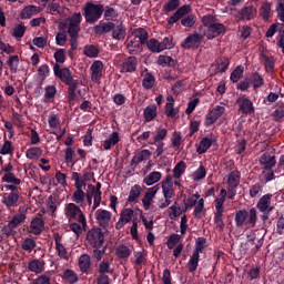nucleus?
I'll return each mask as SVG.
<instances>
[{"mask_svg": "<svg viewBox=\"0 0 284 284\" xmlns=\"http://www.w3.org/2000/svg\"><path fill=\"white\" fill-rule=\"evenodd\" d=\"M83 17L80 12L73 13L71 17L67 18L62 23L61 29H68V34L70 39L71 50H77L79 48V32H81V21Z\"/></svg>", "mask_w": 284, "mask_h": 284, "instance_id": "1", "label": "nucleus"}, {"mask_svg": "<svg viewBox=\"0 0 284 284\" xmlns=\"http://www.w3.org/2000/svg\"><path fill=\"white\" fill-rule=\"evenodd\" d=\"M202 26L206 28L204 32V37L206 39L212 40L216 39V37H221V34H225V24L217 22L216 16L206 14L202 18Z\"/></svg>", "mask_w": 284, "mask_h": 284, "instance_id": "2", "label": "nucleus"}, {"mask_svg": "<svg viewBox=\"0 0 284 284\" xmlns=\"http://www.w3.org/2000/svg\"><path fill=\"white\" fill-rule=\"evenodd\" d=\"M225 199H227V191L225 189H221L219 197L214 201V223L220 232H223L225 227V223L223 222V213L225 212Z\"/></svg>", "mask_w": 284, "mask_h": 284, "instance_id": "3", "label": "nucleus"}, {"mask_svg": "<svg viewBox=\"0 0 284 284\" xmlns=\"http://www.w3.org/2000/svg\"><path fill=\"white\" fill-rule=\"evenodd\" d=\"M256 221H258V215L256 209H251L250 212L245 210H240L235 213V224L236 227H243V225H251V227H256Z\"/></svg>", "mask_w": 284, "mask_h": 284, "instance_id": "4", "label": "nucleus"}, {"mask_svg": "<svg viewBox=\"0 0 284 284\" xmlns=\"http://www.w3.org/2000/svg\"><path fill=\"white\" fill-rule=\"evenodd\" d=\"M64 214L69 219V221H78L80 224H82V227L88 226L85 215L83 214L79 205L74 203H69L64 209Z\"/></svg>", "mask_w": 284, "mask_h": 284, "instance_id": "5", "label": "nucleus"}, {"mask_svg": "<svg viewBox=\"0 0 284 284\" xmlns=\"http://www.w3.org/2000/svg\"><path fill=\"white\" fill-rule=\"evenodd\" d=\"M87 243L90 248L92 247H103L105 243V234L101 227H93L87 233Z\"/></svg>", "mask_w": 284, "mask_h": 284, "instance_id": "6", "label": "nucleus"}, {"mask_svg": "<svg viewBox=\"0 0 284 284\" xmlns=\"http://www.w3.org/2000/svg\"><path fill=\"white\" fill-rule=\"evenodd\" d=\"M103 14V7L94 3H87L84 7V18L87 23H97Z\"/></svg>", "mask_w": 284, "mask_h": 284, "instance_id": "7", "label": "nucleus"}, {"mask_svg": "<svg viewBox=\"0 0 284 284\" xmlns=\"http://www.w3.org/2000/svg\"><path fill=\"white\" fill-rule=\"evenodd\" d=\"M97 224L102 230H108L112 225V212L105 209H98L94 213Z\"/></svg>", "mask_w": 284, "mask_h": 284, "instance_id": "8", "label": "nucleus"}, {"mask_svg": "<svg viewBox=\"0 0 284 284\" xmlns=\"http://www.w3.org/2000/svg\"><path fill=\"white\" fill-rule=\"evenodd\" d=\"M26 222V214L19 213L16 214L12 220L8 223V225L2 227V234L4 236H12L14 234V230H17L18 225H21V223Z\"/></svg>", "mask_w": 284, "mask_h": 284, "instance_id": "9", "label": "nucleus"}, {"mask_svg": "<svg viewBox=\"0 0 284 284\" xmlns=\"http://www.w3.org/2000/svg\"><path fill=\"white\" fill-rule=\"evenodd\" d=\"M205 34H201V33H193L190 34L182 43V48H184L185 50H192V48H200L201 43H203V39H204Z\"/></svg>", "mask_w": 284, "mask_h": 284, "instance_id": "10", "label": "nucleus"}, {"mask_svg": "<svg viewBox=\"0 0 284 284\" xmlns=\"http://www.w3.org/2000/svg\"><path fill=\"white\" fill-rule=\"evenodd\" d=\"M256 8L254 6H245L235 14L239 21H252V19H256Z\"/></svg>", "mask_w": 284, "mask_h": 284, "instance_id": "11", "label": "nucleus"}, {"mask_svg": "<svg viewBox=\"0 0 284 284\" xmlns=\"http://www.w3.org/2000/svg\"><path fill=\"white\" fill-rule=\"evenodd\" d=\"M90 72L91 81H93V83H101V79L103 78V62L95 60L90 67Z\"/></svg>", "mask_w": 284, "mask_h": 284, "instance_id": "12", "label": "nucleus"}, {"mask_svg": "<svg viewBox=\"0 0 284 284\" xmlns=\"http://www.w3.org/2000/svg\"><path fill=\"white\" fill-rule=\"evenodd\" d=\"M225 114V106L216 105L206 115L205 125H213Z\"/></svg>", "mask_w": 284, "mask_h": 284, "instance_id": "13", "label": "nucleus"}, {"mask_svg": "<svg viewBox=\"0 0 284 284\" xmlns=\"http://www.w3.org/2000/svg\"><path fill=\"white\" fill-rule=\"evenodd\" d=\"M53 240L55 243V252L59 258L68 261V248H65V246L63 245V235L59 233H53Z\"/></svg>", "mask_w": 284, "mask_h": 284, "instance_id": "14", "label": "nucleus"}, {"mask_svg": "<svg viewBox=\"0 0 284 284\" xmlns=\"http://www.w3.org/2000/svg\"><path fill=\"white\" fill-rule=\"evenodd\" d=\"M133 216H134V210L123 209L120 213L119 221L115 223V230H122V227H125V224L130 223Z\"/></svg>", "mask_w": 284, "mask_h": 284, "instance_id": "15", "label": "nucleus"}, {"mask_svg": "<svg viewBox=\"0 0 284 284\" xmlns=\"http://www.w3.org/2000/svg\"><path fill=\"white\" fill-rule=\"evenodd\" d=\"M53 72L62 83H68V81H71L73 79L72 71H70L68 68H62L59 65V63H55L53 65Z\"/></svg>", "mask_w": 284, "mask_h": 284, "instance_id": "16", "label": "nucleus"}, {"mask_svg": "<svg viewBox=\"0 0 284 284\" xmlns=\"http://www.w3.org/2000/svg\"><path fill=\"white\" fill-rule=\"evenodd\" d=\"M156 192H159V184L148 189V191L145 192L143 199H142V205L144 207V210H150L154 197L156 196Z\"/></svg>", "mask_w": 284, "mask_h": 284, "instance_id": "17", "label": "nucleus"}, {"mask_svg": "<svg viewBox=\"0 0 284 284\" xmlns=\"http://www.w3.org/2000/svg\"><path fill=\"white\" fill-rule=\"evenodd\" d=\"M272 196L273 195L268 193L258 200L256 207L260 212H272L274 210V206H272Z\"/></svg>", "mask_w": 284, "mask_h": 284, "instance_id": "18", "label": "nucleus"}, {"mask_svg": "<svg viewBox=\"0 0 284 284\" xmlns=\"http://www.w3.org/2000/svg\"><path fill=\"white\" fill-rule=\"evenodd\" d=\"M151 156H152V152H150V150H146V149L135 153V155L131 160V168L135 170L139 163H143V161H149Z\"/></svg>", "mask_w": 284, "mask_h": 284, "instance_id": "19", "label": "nucleus"}, {"mask_svg": "<svg viewBox=\"0 0 284 284\" xmlns=\"http://www.w3.org/2000/svg\"><path fill=\"white\" fill-rule=\"evenodd\" d=\"M236 103H237L241 112H243V114H252L254 112V104L245 95L240 97L236 100Z\"/></svg>", "mask_w": 284, "mask_h": 284, "instance_id": "20", "label": "nucleus"}, {"mask_svg": "<svg viewBox=\"0 0 284 284\" xmlns=\"http://www.w3.org/2000/svg\"><path fill=\"white\" fill-rule=\"evenodd\" d=\"M21 195L17 192L6 193L2 197V203L7 207H18Z\"/></svg>", "mask_w": 284, "mask_h": 284, "instance_id": "21", "label": "nucleus"}, {"mask_svg": "<svg viewBox=\"0 0 284 284\" xmlns=\"http://www.w3.org/2000/svg\"><path fill=\"white\" fill-rule=\"evenodd\" d=\"M138 67L139 60L136 59V57L131 55L123 61L121 72H136Z\"/></svg>", "mask_w": 284, "mask_h": 284, "instance_id": "22", "label": "nucleus"}, {"mask_svg": "<svg viewBox=\"0 0 284 284\" xmlns=\"http://www.w3.org/2000/svg\"><path fill=\"white\" fill-rule=\"evenodd\" d=\"M45 227V222L41 217H36L31 221L29 226V234H34L36 236H39L41 232H43V229Z\"/></svg>", "mask_w": 284, "mask_h": 284, "instance_id": "23", "label": "nucleus"}, {"mask_svg": "<svg viewBox=\"0 0 284 284\" xmlns=\"http://www.w3.org/2000/svg\"><path fill=\"white\" fill-rule=\"evenodd\" d=\"M162 190L164 199L172 201L174 196V184L172 183V176L168 175L164 181H162Z\"/></svg>", "mask_w": 284, "mask_h": 284, "instance_id": "24", "label": "nucleus"}, {"mask_svg": "<svg viewBox=\"0 0 284 284\" xmlns=\"http://www.w3.org/2000/svg\"><path fill=\"white\" fill-rule=\"evenodd\" d=\"M78 265L82 274H88L92 270V257L89 254H82L78 260Z\"/></svg>", "mask_w": 284, "mask_h": 284, "instance_id": "25", "label": "nucleus"}, {"mask_svg": "<svg viewBox=\"0 0 284 284\" xmlns=\"http://www.w3.org/2000/svg\"><path fill=\"white\" fill-rule=\"evenodd\" d=\"M112 258H103L98 265H97V272L100 275H106V274H112L114 270H112Z\"/></svg>", "mask_w": 284, "mask_h": 284, "instance_id": "26", "label": "nucleus"}, {"mask_svg": "<svg viewBox=\"0 0 284 284\" xmlns=\"http://www.w3.org/2000/svg\"><path fill=\"white\" fill-rule=\"evenodd\" d=\"M29 272H33V274H43L45 272V261L43 260H32L28 264Z\"/></svg>", "mask_w": 284, "mask_h": 284, "instance_id": "27", "label": "nucleus"}, {"mask_svg": "<svg viewBox=\"0 0 284 284\" xmlns=\"http://www.w3.org/2000/svg\"><path fill=\"white\" fill-rule=\"evenodd\" d=\"M112 28H114V22L100 21L97 26H94L93 30L95 34L103 36L112 32Z\"/></svg>", "mask_w": 284, "mask_h": 284, "instance_id": "28", "label": "nucleus"}, {"mask_svg": "<svg viewBox=\"0 0 284 284\" xmlns=\"http://www.w3.org/2000/svg\"><path fill=\"white\" fill-rule=\"evenodd\" d=\"M65 85H68V100L69 101H74V99H77V90H79V85H81V81L80 80H74V78L72 80H69L68 82H65Z\"/></svg>", "mask_w": 284, "mask_h": 284, "instance_id": "29", "label": "nucleus"}, {"mask_svg": "<svg viewBox=\"0 0 284 284\" xmlns=\"http://www.w3.org/2000/svg\"><path fill=\"white\" fill-rule=\"evenodd\" d=\"M148 31L143 28L134 29L131 33V39L138 41L142 45H145V43H148Z\"/></svg>", "mask_w": 284, "mask_h": 284, "instance_id": "30", "label": "nucleus"}, {"mask_svg": "<svg viewBox=\"0 0 284 284\" xmlns=\"http://www.w3.org/2000/svg\"><path fill=\"white\" fill-rule=\"evenodd\" d=\"M260 164L263 165L264 170H272L274 165H276V158L268 153H264L260 158Z\"/></svg>", "mask_w": 284, "mask_h": 284, "instance_id": "31", "label": "nucleus"}, {"mask_svg": "<svg viewBox=\"0 0 284 284\" xmlns=\"http://www.w3.org/2000/svg\"><path fill=\"white\" fill-rule=\"evenodd\" d=\"M126 50L129 54H139L140 52H143V44L139 42V40H133L131 37L128 42Z\"/></svg>", "mask_w": 284, "mask_h": 284, "instance_id": "32", "label": "nucleus"}, {"mask_svg": "<svg viewBox=\"0 0 284 284\" xmlns=\"http://www.w3.org/2000/svg\"><path fill=\"white\" fill-rule=\"evenodd\" d=\"M254 90H258L265 85V79L257 71L253 72L248 79Z\"/></svg>", "mask_w": 284, "mask_h": 284, "instance_id": "33", "label": "nucleus"}, {"mask_svg": "<svg viewBox=\"0 0 284 284\" xmlns=\"http://www.w3.org/2000/svg\"><path fill=\"white\" fill-rule=\"evenodd\" d=\"M111 37L112 39H115V41H122V39H125V27L123 24H114L111 29Z\"/></svg>", "mask_w": 284, "mask_h": 284, "instance_id": "34", "label": "nucleus"}, {"mask_svg": "<svg viewBox=\"0 0 284 284\" xmlns=\"http://www.w3.org/2000/svg\"><path fill=\"white\" fill-rule=\"evenodd\" d=\"M260 17L264 21H270V17H272V2L264 1L260 7Z\"/></svg>", "mask_w": 284, "mask_h": 284, "instance_id": "35", "label": "nucleus"}, {"mask_svg": "<svg viewBox=\"0 0 284 284\" xmlns=\"http://www.w3.org/2000/svg\"><path fill=\"white\" fill-rule=\"evenodd\" d=\"M121 141V138H119V132H113L109 139L103 141V149L104 150H112L116 143Z\"/></svg>", "mask_w": 284, "mask_h": 284, "instance_id": "36", "label": "nucleus"}, {"mask_svg": "<svg viewBox=\"0 0 284 284\" xmlns=\"http://www.w3.org/2000/svg\"><path fill=\"white\" fill-rule=\"evenodd\" d=\"M162 176L161 172L153 171L143 179V183L144 185H154V183H159V181H161Z\"/></svg>", "mask_w": 284, "mask_h": 284, "instance_id": "37", "label": "nucleus"}, {"mask_svg": "<svg viewBox=\"0 0 284 284\" xmlns=\"http://www.w3.org/2000/svg\"><path fill=\"white\" fill-rule=\"evenodd\" d=\"M142 192L143 189L141 187V185H133L129 193L128 203H136V200L141 196Z\"/></svg>", "mask_w": 284, "mask_h": 284, "instance_id": "38", "label": "nucleus"}, {"mask_svg": "<svg viewBox=\"0 0 284 284\" xmlns=\"http://www.w3.org/2000/svg\"><path fill=\"white\" fill-rule=\"evenodd\" d=\"M156 104H150L144 109L143 116L146 123H150V121H154L156 119Z\"/></svg>", "mask_w": 284, "mask_h": 284, "instance_id": "39", "label": "nucleus"}, {"mask_svg": "<svg viewBox=\"0 0 284 284\" xmlns=\"http://www.w3.org/2000/svg\"><path fill=\"white\" fill-rule=\"evenodd\" d=\"M240 183H241V172H239V170L231 172L227 179L229 187H239Z\"/></svg>", "mask_w": 284, "mask_h": 284, "instance_id": "40", "label": "nucleus"}, {"mask_svg": "<svg viewBox=\"0 0 284 284\" xmlns=\"http://www.w3.org/2000/svg\"><path fill=\"white\" fill-rule=\"evenodd\" d=\"M34 14H39V8L36 6H27L21 11V19H31Z\"/></svg>", "mask_w": 284, "mask_h": 284, "instance_id": "41", "label": "nucleus"}, {"mask_svg": "<svg viewBox=\"0 0 284 284\" xmlns=\"http://www.w3.org/2000/svg\"><path fill=\"white\" fill-rule=\"evenodd\" d=\"M27 159H30L31 161H37L40 156H43V150L38 146H33L27 150L26 152Z\"/></svg>", "mask_w": 284, "mask_h": 284, "instance_id": "42", "label": "nucleus"}, {"mask_svg": "<svg viewBox=\"0 0 284 284\" xmlns=\"http://www.w3.org/2000/svg\"><path fill=\"white\" fill-rule=\"evenodd\" d=\"M154 83H156V79L153 77L152 73H146L142 80V87L144 90H152L154 88Z\"/></svg>", "mask_w": 284, "mask_h": 284, "instance_id": "43", "label": "nucleus"}, {"mask_svg": "<svg viewBox=\"0 0 284 284\" xmlns=\"http://www.w3.org/2000/svg\"><path fill=\"white\" fill-rule=\"evenodd\" d=\"M168 101L169 102L165 104V114H166V116L174 119V116H176V114H179L176 109H174V98L169 97Z\"/></svg>", "mask_w": 284, "mask_h": 284, "instance_id": "44", "label": "nucleus"}, {"mask_svg": "<svg viewBox=\"0 0 284 284\" xmlns=\"http://www.w3.org/2000/svg\"><path fill=\"white\" fill-rule=\"evenodd\" d=\"M7 65L12 74H17L19 70V55H10L7 61Z\"/></svg>", "mask_w": 284, "mask_h": 284, "instance_id": "45", "label": "nucleus"}, {"mask_svg": "<svg viewBox=\"0 0 284 284\" xmlns=\"http://www.w3.org/2000/svg\"><path fill=\"white\" fill-rule=\"evenodd\" d=\"M132 250H130V247L125 245H119L115 250V255L118 256V258H130Z\"/></svg>", "mask_w": 284, "mask_h": 284, "instance_id": "46", "label": "nucleus"}, {"mask_svg": "<svg viewBox=\"0 0 284 284\" xmlns=\"http://www.w3.org/2000/svg\"><path fill=\"white\" fill-rule=\"evenodd\" d=\"M89 189L91 190V196H93V206L92 210H97L101 205V191L94 190V185L90 184Z\"/></svg>", "mask_w": 284, "mask_h": 284, "instance_id": "47", "label": "nucleus"}, {"mask_svg": "<svg viewBox=\"0 0 284 284\" xmlns=\"http://www.w3.org/2000/svg\"><path fill=\"white\" fill-rule=\"evenodd\" d=\"M255 241H256V234L247 235V245L255 244V246L252 248L253 254H256L258 250L263 247V242L261 240H257V243Z\"/></svg>", "mask_w": 284, "mask_h": 284, "instance_id": "48", "label": "nucleus"}, {"mask_svg": "<svg viewBox=\"0 0 284 284\" xmlns=\"http://www.w3.org/2000/svg\"><path fill=\"white\" fill-rule=\"evenodd\" d=\"M201 257V255L199 253H192L189 263H187V267H189V272L194 273L195 270H199V258Z\"/></svg>", "mask_w": 284, "mask_h": 284, "instance_id": "49", "label": "nucleus"}, {"mask_svg": "<svg viewBox=\"0 0 284 284\" xmlns=\"http://www.w3.org/2000/svg\"><path fill=\"white\" fill-rule=\"evenodd\" d=\"M206 244H207V240L205 237H197L193 253L200 255L205 251V247H207Z\"/></svg>", "mask_w": 284, "mask_h": 284, "instance_id": "50", "label": "nucleus"}, {"mask_svg": "<svg viewBox=\"0 0 284 284\" xmlns=\"http://www.w3.org/2000/svg\"><path fill=\"white\" fill-rule=\"evenodd\" d=\"M204 212H205V200L200 199L197 201V204L195 205V209H194L195 219H203Z\"/></svg>", "mask_w": 284, "mask_h": 284, "instance_id": "51", "label": "nucleus"}, {"mask_svg": "<svg viewBox=\"0 0 284 284\" xmlns=\"http://www.w3.org/2000/svg\"><path fill=\"white\" fill-rule=\"evenodd\" d=\"M146 47L151 52H163V49L161 47V42L154 38L150 39L146 42Z\"/></svg>", "mask_w": 284, "mask_h": 284, "instance_id": "52", "label": "nucleus"}, {"mask_svg": "<svg viewBox=\"0 0 284 284\" xmlns=\"http://www.w3.org/2000/svg\"><path fill=\"white\" fill-rule=\"evenodd\" d=\"M158 63L159 65H169L170 68H174V65H176V60H173L170 55H160Z\"/></svg>", "mask_w": 284, "mask_h": 284, "instance_id": "53", "label": "nucleus"}, {"mask_svg": "<svg viewBox=\"0 0 284 284\" xmlns=\"http://www.w3.org/2000/svg\"><path fill=\"white\" fill-rule=\"evenodd\" d=\"M210 148H212V140L204 138L201 140V142L197 146V153L205 154L206 150H210Z\"/></svg>", "mask_w": 284, "mask_h": 284, "instance_id": "54", "label": "nucleus"}, {"mask_svg": "<svg viewBox=\"0 0 284 284\" xmlns=\"http://www.w3.org/2000/svg\"><path fill=\"white\" fill-rule=\"evenodd\" d=\"M83 52L85 57H90V59H97V57H99V48L94 44L85 45Z\"/></svg>", "mask_w": 284, "mask_h": 284, "instance_id": "55", "label": "nucleus"}, {"mask_svg": "<svg viewBox=\"0 0 284 284\" xmlns=\"http://www.w3.org/2000/svg\"><path fill=\"white\" fill-rule=\"evenodd\" d=\"M52 281V272H47L38 276L32 284H50Z\"/></svg>", "mask_w": 284, "mask_h": 284, "instance_id": "56", "label": "nucleus"}, {"mask_svg": "<svg viewBox=\"0 0 284 284\" xmlns=\"http://www.w3.org/2000/svg\"><path fill=\"white\" fill-rule=\"evenodd\" d=\"M185 168H187V165H185V162L180 161L173 169L174 179L183 176V174H185Z\"/></svg>", "mask_w": 284, "mask_h": 284, "instance_id": "57", "label": "nucleus"}, {"mask_svg": "<svg viewBox=\"0 0 284 284\" xmlns=\"http://www.w3.org/2000/svg\"><path fill=\"white\" fill-rule=\"evenodd\" d=\"M262 61H264L265 72H274V58L267 57L265 53L262 54Z\"/></svg>", "mask_w": 284, "mask_h": 284, "instance_id": "58", "label": "nucleus"}, {"mask_svg": "<svg viewBox=\"0 0 284 284\" xmlns=\"http://www.w3.org/2000/svg\"><path fill=\"white\" fill-rule=\"evenodd\" d=\"M3 183H12V185H21V179L16 178L14 173H4L2 176Z\"/></svg>", "mask_w": 284, "mask_h": 284, "instance_id": "59", "label": "nucleus"}, {"mask_svg": "<svg viewBox=\"0 0 284 284\" xmlns=\"http://www.w3.org/2000/svg\"><path fill=\"white\" fill-rule=\"evenodd\" d=\"M199 199H201V195L199 193L193 194L191 197H187L186 200H184V210L183 212H187L189 207H194V205H196V202L199 201Z\"/></svg>", "mask_w": 284, "mask_h": 284, "instance_id": "60", "label": "nucleus"}, {"mask_svg": "<svg viewBox=\"0 0 284 284\" xmlns=\"http://www.w3.org/2000/svg\"><path fill=\"white\" fill-rule=\"evenodd\" d=\"M116 17H119V12L116 11V9L112 8V7H106L104 10V19L106 21H114L116 20Z\"/></svg>", "mask_w": 284, "mask_h": 284, "instance_id": "61", "label": "nucleus"}, {"mask_svg": "<svg viewBox=\"0 0 284 284\" xmlns=\"http://www.w3.org/2000/svg\"><path fill=\"white\" fill-rule=\"evenodd\" d=\"M73 201L78 205H83V203H85V192H83V190H75L73 193Z\"/></svg>", "mask_w": 284, "mask_h": 284, "instance_id": "62", "label": "nucleus"}, {"mask_svg": "<svg viewBox=\"0 0 284 284\" xmlns=\"http://www.w3.org/2000/svg\"><path fill=\"white\" fill-rule=\"evenodd\" d=\"M244 70L245 68L243 65H237L235 70L231 73V81H233V83H237L241 77H243Z\"/></svg>", "mask_w": 284, "mask_h": 284, "instance_id": "63", "label": "nucleus"}, {"mask_svg": "<svg viewBox=\"0 0 284 284\" xmlns=\"http://www.w3.org/2000/svg\"><path fill=\"white\" fill-rule=\"evenodd\" d=\"M207 175V171L205 166L200 165V168L193 173L192 179L193 181H202Z\"/></svg>", "mask_w": 284, "mask_h": 284, "instance_id": "64", "label": "nucleus"}]
</instances>
